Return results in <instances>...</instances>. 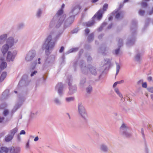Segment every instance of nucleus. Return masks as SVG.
I'll list each match as a JSON object with an SVG mask.
<instances>
[{
    "instance_id": "cd10ccee",
    "label": "nucleus",
    "mask_w": 153,
    "mask_h": 153,
    "mask_svg": "<svg viewBox=\"0 0 153 153\" xmlns=\"http://www.w3.org/2000/svg\"><path fill=\"white\" fill-rule=\"evenodd\" d=\"M94 21L93 20L91 22H89L86 23V25L88 27H90L92 25L94 24Z\"/></svg>"
},
{
    "instance_id": "3c124183",
    "label": "nucleus",
    "mask_w": 153,
    "mask_h": 153,
    "mask_svg": "<svg viewBox=\"0 0 153 153\" xmlns=\"http://www.w3.org/2000/svg\"><path fill=\"white\" fill-rule=\"evenodd\" d=\"M37 71H35L33 72L31 74V76H33L34 74H35L36 73H37Z\"/></svg>"
},
{
    "instance_id": "09e8293b",
    "label": "nucleus",
    "mask_w": 153,
    "mask_h": 153,
    "mask_svg": "<svg viewBox=\"0 0 153 153\" xmlns=\"http://www.w3.org/2000/svg\"><path fill=\"white\" fill-rule=\"evenodd\" d=\"M120 49L119 48L118 49H116L115 51V53L116 54H118L119 53V51Z\"/></svg>"
},
{
    "instance_id": "412c9836",
    "label": "nucleus",
    "mask_w": 153,
    "mask_h": 153,
    "mask_svg": "<svg viewBox=\"0 0 153 153\" xmlns=\"http://www.w3.org/2000/svg\"><path fill=\"white\" fill-rule=\"evenodd\" d=\"M65 100L66 102L69 103L73 102L74 100V98L73 97H66L65 98Z\"/></svg>"
},
{
    "instance_id": "680f3d73",
    "label": "nucleus",
    "mask_w": 153,
    "mask_h": 153,
    "mask_svg": "<svg viewBox=\"0 0 153 153\" xmlns=\"http://www.w3.org/2000/svg\"><path fill=\"white\" fill-rule=\"evenodd\" d=\"M17 139L18 141H20L21 139V137L19 135H18L17 136Z\"/></svg>"
},
{
    "instance_id": "e2e57ef3",
    "label": "nucleus",
    "mask_w": 153,
    "mask_h": 153,
    "mask_svg": "<svg viewBox=\"0 0 153 153\" xmlns=\"http://www.w3.org/2000/svg\"><path fill=\"white\" fill-rule=\"evenodd\" d=\"M131 41H128L127 42V44L129 46L130 45H131Z\"/></svg>"
},
{
    "instance_id": "a19ab883",
    "label": "nucleus",
    "mask_w": 153,
    "mask_h": 153,
    "mask_svg": "<svg viewBox=\"0 0 153 153\" xmlns=\"http://www.w3.org/2000/svg\"><path fill=\"white\" fill-rule=\"evenodd\" d=\"M41 13H42V10L40 9H39L37 12V16L38 17L39 16L40 14Z\"/></svg>"
},
{
    "instance_id": "a878e982",
    "label": "nucleus",
    "mask_w": 153,
    "mask_h": 153,
    "mask_svg": "<svg viewBox=\"0 0 153 153\" xmlns=\"http://www.w3.org/2000/svg\"><path fill=\"white\" fill-rule=\"evenodd\" d=\"M114 90L115 92L119 95L120 97L121 98H123L122 95L120 92L118 88H115Z\"/></svg>"
},
{
    "instance_id": "79ce46f5",
    "label": "nucleus",
    "mask_w": 153,
    "mask_h": 153,
    "mask_svg": "<svg viewBox=\"0 0 153 153\" xmlns=\"http://www.w3.org/2000/svg\"><path fill=\"white\" fill-rule=\"evenodd\" d=\"M142 85V86L144 88H146L147 87V84L146 82H143Z\"/></svg>"
},
{
    "instance_id": "f03ea898",
    "label": "nucleus",
    "mask_w": 153,
    "mask_h": 153,
    "mask_svg": "<svg viewBox=\"0 0 153 153\" xmlns=\"http://www.w3.org/2000/svg\"><path fill=\"white\" fill-rule=\"evenodd\" d=\"M18 42L16 39H14L12 37H10L6 40V43L1 47V51L2 55H0V59L3 61L4 59L5 54L9 49L11 48L15 44Z\"/></svg>"
},
{
    "instance_id": "338daca9",
    "label": "nucleus",
    "mask_w": 153,
    "mask_h": 153,
    "mask_svg": "<svg viewBox=\"0 0 153 153\" xmlns=\"http://www.w3.org/2000/svg\"><path fill=\"white\" fill-rule=\"evenodd\" d=\"M151 98L152 100L153 101V94H152L150 95Z\"/></svg>"
},
{
    "instance_id": "dca6fc26",
    "label": "nucleus",
    "mask_w": 153,
    "mask_h": 153,
    "mask_svg": "<svg viewBox=\"0 0 153 153\" xmlns=\"http://www.w3.org/2000/svg\"><path fill=\"white\" fill-rule=\"evenodd\" d=\"M8 93L9 91L8 90H6L4 92L1 96V99L4 100L7 99L8 96Z\"/></svg>"
},
{
    "instance_id": "a211bd4d",
    "label": "nucleus",
    "mask_w": 153,
    "mask_h": 153,
    "mask_svg": "<svg viewBox=\"0 0 153 153\" xmlns=\"http://www.w3.org/2000/svg\"><path fill=\"white\" fill-rule=\"evenodd\" d=\"M13 137L11 134H8L6 135L4 138L5 141L9 142L11 141L13 139Z\"/></svg>"
},
{
    "instance_id": "bb28decb",
    "label": "nucleus",
    "mask_w": 153,
    "mask_h": 153,
    "mask_svg": "<svg viewBox=\"0 0 153 153\" xmlns=\"http://www.w3.org/2000/svg\"><path fill=\"white\" fill-rule=\"evenodd\" d=\"M54 102L56 104L59 105L61 104V101L58 98H55L53 100Z\"/></svg>"
},
{
    "instance_id": "13d9d810",
    "label": "nucleus",
    "mask_w": 153,
    "mask_h": 153,
    "mask_svg": "<svg viewBox=\"0 0 153 153\" xmlns=\"http://www.w3.org/2000/svg\"><path fill=\"white\" fill-rule=\"evenodd\" d=\"M85 82V79L83 80L82 81H81L80 82V84H83Z\"/></svg>"
},
{
    "instance_id": "f3484780",
    "label": "nucleus",
    "mask_w": 153,
    "mask_h": 153,
    "mask_svg": "<svg viewBox=\"0 0 153 153\" xmlns=\"http://www.w3.org/2000/svg\"><path fill=\"white\" fill-rule=\"evenodd\" d=\"M103 13L102 11L100 10L97 14L95 15L94 17H97L98 19L100 20L102 17Z\"/></svg>"
},
{
    "instance_id": "6e6d98bb",
    "label": "nucleus",
    "mask_w": 153,
    "mask_h": 153,
    "mask_svg": "<svg viewBox=\"0 0 153 153\" xmlns=\"http://www.w3.org/2000/svg\"><path fill=\"white\" fill-rule=\"evenodd\" d=\"M4 119V118L3 117H0V123H2Z\"/></svg>"
},
{
    "instance_id": "b1692460",
    "label": "nucleus",
    "mask_w": 153,
    "mask_h": 153,
    "mask_svg": "<svg viewBox=\"0 0 153 153\" xmlns=\"http://www.w3.org/2000/svg\"><path fill=\"white\" fill-rule=\"evenodd\" d=\"M18 128H15L13 129H12L10 131V134L13 136V137L14 134L17 132Z\"/></svg>"
},
{
    "instance_id": "72a5a7b5",
    "label": "nucleus",
    "mask_w": 153,
    "mask_h": 153,
    "mask_svg": "<svg viewBox=\"0 0 153 153\" xmlns=\"http://www.w3.org/2000/svg\"><path fill=\"white\" fill-rule=\"evenodd\" d=\"M94 38V34L91 33L88 36V39L89 41H90L91 39H93Z\"/></svg>"
},
{
    "instance_id": "052dcab7",
    "label": "nucleus",
    "mask_w": 153,
    "mask_h": 153,
    "mask_svg": "<svg viewBox=\"0 0 153 153\" xmlns=\"http://www.w3.org/2000/svg\"><path fill=\"white\" fill-rule=\"evenodd\" d=\"M77 30L76 29H75L74 30H73L72 32L73 33H77Z\"/></svg>"
},
{
    "instance_id": "c756f323",
    "label": "nucleus",
    "mask_w": 153,
    "mask_h": 153,
    "mask_svg": "<svg viewBox=\"0 0 153 153\" xmlns=\"http://www.w3.org/2000/svg\"><path fill=\"white\" fill-rule=\"evenodd\" d=\"M92 91V87L90 86L86 88V91L88 93H91Z\"/></svg>"
},
{
    "instance_id": "5701e85b",
    "label": "nucleus",
    "mask_w": 153,
    "mask_h": 153,
    "mask_svg": "<svg viewBox=\"0 0 153 153\" xmlns=\"http://www.w3.org/2000/svg\"><path fill=\"white\" fill-rule=\"evenodd\" d=\"M7 76V72H3L1 74L0 78V81L2 82L3 81Z\"/></svg>"
},
{
    "instance_id": "473e14b6",
    "label": "nucleus",
    "mask_w": 153,
    "mask_h": 153,
    "mask_svg": "<svg viewBox=\"0 0 153 153\" xmlns=\"http://www.w3.org/2000/svg\"><path fill=\"white\" fill-rule=\"evenodd\" d=\"M147 90L149 92L153 93V86L148 88Z\"/></svg>"
},
{
    "instance_id": "a18cd8bd",
    "label": "nucleus",
    "mask_w": 153,
    "mask_h": 153,
    "mask_svg": "<svg viewBox=\"0 0 153 153\" xmlns=\"http://www.w3.org/2000/svg\"><path fill=\"white\" fill-rule=\"evenodd\" d=\"M105 47L102 48L101 49V52L102 53H104V51H105Z\"/></svg>"
},
{
    "instance_id": "2f4dec72",
    "label": "nucleus",
    "mask_w": 153,
    "mask_h": 153,
    "mask_svg": "<svg viewBox=\"0 0 153 153\" xmlns=\"http://www.w3.org/2000/svg\"><path fill=\"white\" fill-rule=\"evenodd\" d=\"M108 7V4H105L103 6V11H106Z\"/></svg>"
},
{
    "instance_id": "58836bf2",
    "label": "nucleus",
    "mask_w": 153,
    "mask_h": 153,
    "mask_svg": "<svg viewBox=\"0 0 153 153\" xmlns=\"http://www.w3.org/2000/svg\"><path fill=\"white\" fill-rule=\"evenodd\" d=\"M107 25V24L106 23H103L102 26L99 28V31H100L102 30V28L104 27V26H105Z\"/></svg>"
},
{
    "instance_id": "c9c22d12",
    "label": "nucleus",
    "mask_w": 153,
    "mask_h": 153,
    "mask_svg": "<svg viewBox=\"0 0 153 153\" xmlns=\"http://www.w3.org/2000/svg\"><path fill=\"white\" fill-rule=\"evenodd\" d=\"M118 46L119 47H120L123 45L122 40L121 39H120L118 41Z\"/></svg>"
},
{
    "instance_id": "0e129e2a",
    "label": "nucleus",
    "mask_w": 153,
    "mask_h": 153,
    "mask_svg": "<svg viewBox=\"0 0 153 153\" xmlns=\"http://www.w3.org/2000/svg\"><path fill=\"white\" fill-rule=\"evenodd\" d=\"M112 16H110L108 18L109 20H111L112 19Z\"/></svg>"
},
{
    "instance_id": "774afa93",
    "label": "nucleus",
    "mask_w": 153,
    "mask_h": 153,
    "mask_svg": "<svg viewBox=\"0 0 153 153\" xmlns=\"http://www.w3.org/2000/svg\"><path fill=\"white\" fill-rule=\"evenodd\" d=\"M29 146V142H27L26 145V146L28 148Z\"/></svg>"
},
{
    "instance_id": "6ab92c4d",
    "label": "nucleus",
    "mask_w": 153,
    "mask_h": 153,
    "mask_svg": "<svg viewBox=\"0 0 153 153\" xmlns=\"http://www.w3.org/2000/svg\"><path fill=\"white\" fill-rule=\"evenodd\" d=\"M9 151V148L6 147H3L1 148L0 152L1 153H7Z\"/></svg>"
},
{
    "instance_id": "4c0bfd02",
    "label": "nucleus",
    "mask_w": 153,
    "mask_h": 153,
    "mask_svg": "<svg viewBox=\"0 0 153 153\" xmlns=\"http://www.w3.org/2000/svg\"><path fill=\"white\" fill-rule=\"evenodd\" d=\"M141 6L143 7H146L147 6V3L146 2H143L141 3Z\"/></svg>"
},
{
    "instance_id": "1a4fd4ad",
    "label": "nucleus",
    "mask_w": 153,
    "mask_h": 153,
    "mask_svg": "<svg viewBox=\"0 0 153 153\" xmlns=\"http://www.w3.org/2000/svg\"><path fill=\"white\" fill-rule=\"evenodd\" d=\"M68 84L69 86V91L68 94L69 95H71L76 92V88L75 85H72L71 83L70 82H69Z\"/></svg>"
},
{
    "instance_id": "f704fd0d",
    "label": "nucleus",
    "mask_w": 153,
    "mask_h": 153,
    "mask_svg": "<svg viewBox=\"0 0 153 153\" xmlns=\"http://www.w3.org/2000/svg\"><path fill=\"white\" fill-rule=\"evenodd\" d=\"M139 13L140 16H143L145 13V11L143 10H140L139 11Z\"/></svg>"
},
{
    "instance_id": "de8ad7c7",
    "label": "nucleus",
    "mask_w": 153,
    "mask_h": 153,
    "mask_svg": "<svg viewBox=\"0 0 153 153\" xmlns=\"http://www.w3.org/2000/svg\"><path fill=\"white\" fill-rule=\"evenodd\" d=\"M143 82V80H140L137 82V84L138 85H140V84H142Z\"/></svg>"
},
{
    "instance_id": "e433bc0d",
    "label": "nucleus",
    "mask_w": 153,
    "mask_h": 153,
    "mask_svg": "<svg viewBox=\"0 0 153 153\" xmlns=\"http://www.w3.org/2000/svg\"><path fill=\"white\" fill-rule=\"evenodd\" d=\"M120 65L117 64V67H116V71H117V73H116V75H117L119 72V70H120Z\"/></svg>"
},
{
    "instance_id": "aec40b11",
    "label": "nucleus",
    "mask_w": 153,
    "mask_h": 153,
    "mask_svg": "<svg viewBox=\"0 0 153 153\" xmlns=\"http://www.w3.org/2000/svg\"><path fill=\"white\" fill-rule=\"evenodd\" d=\"M141 54L140 53H137L134 56L135 60L137 62H140L141 60Z\"/></svg>"
},
{
    "instance_id": "9d476101",
    "label": "nucleus",
    "mask_w": 153,
    "mask_h": 153,
    "mask_svg": "<svg viewBox=\"0 0 153 153\" xmlns=\"http://www.w3.org/2000/svg\"><path fill=\"white\" fill-rule=\"evenodd\" d=\"M25 101L24 99H20L18 100L17 103H16L12 111L13 112L15 111L18 109L22 105L23 102Z\"/></svg>"
},
{
    "instance_id": "7ed1b4c3",
    "label": "nucleus",
    "mask_w": 153,
    "mask_h": 153,
    "mask_svg": "<svg viewBox=\"0 0 153 153\" xmlns=\"http://www.w3.org/2000/svg\"><path fill=\"white\" fill-rule=\"evenodd\" d=\"M55 35L54 33L52 32L47 38L42 47L43 49L46 50V52L52 50L54 47L56 42Z\"/></svg>"
},
{
    "instance_id": "69168bd1",
    "label": "nucleus",
    "mask_w": 153,
    "mask_h": 153,
    "mask_svg": "<svg viewBox=\"0 0 153 153\" xmlns=\"http://www.w3.org/2000/svg\"><path fill=\"white\" fill-rule=\"evenodd\" d=\"M98 1V0H93L92 1V3H95V2H96L97 1Z\"/></svg>"
},
{
    "instance_id": "49530a36",
    "label": "nucleus",
    "mask_w": 153,
    "mask_h": 153,
    "mask_svg": "<svg viewBox=\"0 0 153 153\" xmlns=\"http://www.w3.org/2000/svg\"><path fill=\"white\" fill-rule=\"evenodd\" d=\"M90 30L88 29H86L85 30V33L86 34H88Z\"/></svg>"
},
{
    "instance_id": "603ef678",
    "label": "nucleus",
    "mask_w": 153,
    "mask_h": 153,
    "mask_svg": "<svg viewBox=\"0 0 153 153\" xmlns=\"http://www.w3.org/2000/svg\"><path fill=\"white\" fill-rule=\"evenodd\" d=\"M149 15H151L153 13V7L152 8L151 10L148 12Z\"/></svg>"
},
{
    "instance_id": "f8f14e48",
    "label": "nucleus",
    "mask_w": 153,
    "mask_h": 153,
    "mask_svg": "<svg viewBox=\"0 0 153 153\" xmlns=\"http://www.w3.org/2000/svg\"><path fill=\"white\" fill-rule=\"evenodd\" d=\"M21 149L19 147L11 146L9 148L10 153H20Z\"/></svg>"
},
{
    "instance_id": "20e7f679",
    "label": "nucleus",
    "mask_w": 153,
    "mask_h": 153,
    "mask_svg": "<svg viewBox=\"0 0 153 153\" xmlns=\"http://www.w3.org/2000/svg\"><path fill=\"white\" fill-rule=\"evenodd\" d=\"M120 132L121 134L126 137H129L131 134L130 130L127 125L123 123L120 128Z\"/></svg>"
},
{
    "instance_id": "4468645a",
    "label": "nucleus",
    "mask_w": 153,
    "mask_h": 153,
    "mask_svg": "<svg viewBox=\"0 0 153 153\" xmlns=\"http://www.w3.org/2000/svg\"><path fill=\"white\" fill-rule=\"evenodd\" d=\"M81 7L79 5H77L74 7L71 10V12L74 14H76L79 12L81 9Z\"/></svg>"
},
{
    "instance_id": "4d7b16f0",
    "label": "nucleus",
    "mask_w": 153,
    "mask_h": 153,
    "mask_svg": "<svg viewBox=\"0 0 153 153\" xmlns=\"http://www.w3.org/2000/svg\"><path fill=\"white\" fill-rule=\"evenodd\" d=\"M39 140V137L38 136L36 137H35V138H34V141L36 142L37 141Z\"/></svg>"
},
{
    "instance_id": "ea45409f",
    "label": "nucleus",
    "mask_w": 153,
    "mask_h": 153,
    "mask_svg": "<svg viewBox=\"0 0 153 153\" xmlns=\"http://www.w3.org/2000/svg\"><path fill=\"white\" fill-rule=\"evenodd\" d=\"M9 113V111L8 110L6 109L3 112V114L5 116H7Z\"/></svg>"
},
{
    "instance_id": "4be33fe9",
    "label": "nucleus",
    "mask_w": 153,
    "mask_h": 153,
    "mask_svg": "<svg viewBox=\"0 0 153 153\" xmlns=\"http://www.w3.org/2000/svg\"><path fill=\"white\" fill-rule=\"evenodd\" d=\"M123 16V13L122 12H118L116 14V18L117 19H121Z\"/></svg>"
},
{
    "instance_id": "ddd939ff",
    "label": "nucleus",
    "mask_w": 153,
    "mask_h": 153,
    "mask_svg": "<svg viewBox=\"0 0 153 153\" xmlns=\"http://www.w3.org/2000/svg\"><path fill=\"white\" fill-rule=\"evenodd\" d=\"M15 57V55H14L13 53L11 51L7 52V60L8 61H13Z\"/></svg>"
},
{
    "instance_id": "9b49d317",
    "label": "nucleus",
    "mask_w": 153,
    "mask_h": 153,
    "mask_svg": "<svg viewBox=\"0 0 153 153\" xmlns=\"http://www.w3.org/2000/svg\"><path fill=\"white\" fill-rule=\"evenodd\" d=\"M99 149L101 152L104 153L107 152L109 150L107 146L104 143L101 144L100 145Z\"/></svg>"
},
{
    "instance_id": "8fccbe9b",
    "label": "nucleus",
    "mask_w": 153,
    "mask_h": 153,
    "mask_svg": "<svg viewBox=\"0 0 153 153\" xmlns=\"http://www.w3.org/2000/svg\"><path fill=\"white\" fill-rule=\"evenodd\" d=\"M147 80L149 82L151 81L152 80V77L149 76L147 77Z\"/></svg>"
},
{
    "instance_id": "0eeeda50",
    "label": "nucleus",
    "mask_w": 153,
    "mask_h": 153,
    "mask_svg": "<svg viewBox=\"0 0 153 153\" xmlns=\"http://www.w3.org/2000/svg\"><path fill=\"white\" fill-rule=\"evenodd\" d=\"M89 69V70L92 74L96 75L97 73V72L96 69L94 67H92L91 68H88L86 67L85 64H83L81 66V69L82 72L84 74H86Z\"/></svg>"
},
{
    "instance_id": "423d86ee",
    "label": "nucleus",
    "mask_w": 153,
    "mask_h": 153,
    "mask_svg": "<svg viewBox=\"0 0 153 153\" xmlns=\"http://www.w3.org/2000/svg\"><path fill=\"white\" fill-rule=\"evenodd\" d=\"M36 54V52L34 50H30L27 53L25 60L27 62L32 61L35 57Z\"/></svg>"
},
{
    "instance_id": "2eb2a0df",
    "label": "nucleus",
    "mask_w": 153,
    "mask_h": 153,
    "mask_svg": "<svg viewBox=\"0 0 153 153\" xmlns=\"http://www.w3.org/2000/svg\"><path fill=\"white\" fill-rule=\"evenodd\" d=\"M7 37V35L6 34H4L0 36V44H3L5 42Z\"/></svg>"
},
{
    "instance_id": "7c9ffc66",
    "label": "nucleus",
    "mask_w": 153,
    "mask_h": 153,
    "mask_svg": "<svg viewBox=\"0 0 153 153\" xmlns=\"http://www.w3.org/2000/svg\"><path fill=\"white\" fill-rule=\"evenodd\" d=\"M123 82H124V81H123V80H121L120 81L116 82L113 84V87L114 88L116 86V85H117V84H119L120 83H122Z\"/></svg>"
},
{
    "instance_id": "37998d69",
    "label": "nucleus",
    "mask_w": 153,
    "mask_h": 153,
    "mask_svg": "<svg viewBox=\"0 0 153 153\" xmlns=\"http://www.w3.org/2000/svg\"><path fill=\"white\" fill-rule=\"evenodd\" d=\"M6 134V131H3L0 134V136L1 137H2L3 136H4V135H5Z\"/></svg>"
},
{
    "instance_id": "393cba45",
    "label": "nucleus",
    "mask_w": 153,
    "mask_h": 153,
    "mask_svg": "<svg viewBox=\"0 0 153 153\" xmlns=\"http://www.w3.org/2000/svg\"><path fill=\"white\" fill-rule=\"evenodd\" d=\"M7 64L6 62H1L0 68L2 69H3L7 67Z\"/></svg>"
},
{
    "instance_id": "6e6552de",
    "label": "nucleus",
    "mask_w": 153,
    "mask_h": 153,
    "mask_svg": "<svg viewBox=\"0 0 153 153\" xmlns=\"http://www.w3.org/2000/svg\"><path fill=\"white\" fill-rule=\"evenodd\" d=\"M63 85L61 83H58L56 86L55 90L57 92L60 96H61L63 93Z\"/></svg>"
},
{
    "instance_id": "864d4df0",
    "label": "nucleus",
    "mask_w": 153,
    "mask_h": 153,
    "mask_svg": "<svg viewBox=\"0 0 153 153\" xmlns=\"http://www.w3.org/2000/svg\"><path fill=\"white\" fill-rule=\"evenodd\" d=\"M64 50V48L63 47H62L59 50V52L60 53H62L63 52Z\"/></svg>"
},
{
    "instance_id": "f257e3e1",
    "label": "nucleus",
    "mask_w": 153,
    "mask_h": 153,
    "mask_svg": "<svg viewBox=\"0 0 153 153\" xmlns=\"http://www.w3.org/2000/svg\"><path fill=\"white\" fill-rule=\"evenodd\" d=\"M65 4H63L61 7V9L59 10L56 15L54 16L53 19L50 22L49 27L50 28L53 27L55 25V22L56 25V27H59L63 23H64L65 26H67L71 24L73 21V18L70 17L68 18L67 21L64 22L65 19V15L61 16L63 12L62 9L64 7Z\"/></svg>"
},
{
    "instance_id": "c03bdc74",
    "label": "nucleus",
    "mask_w": 153,
    "mask_h": 153,
    "mask_svg": "<svg viewBox=\"0 0 153 153\" xmlns=\"http://www.w3.org/2000/svg\"><path fill=\"white\" fill-rule=\"evenodd\" d=\"M25 133H26L25 130H22L20 131L19 134L20 135L25 134Z\"/></svg>"
},
{
    "instance_id": "bf43d9fd",
    "label": "nucleus",
    "mask_w": 153,
    "mask_h": 153,
    "mask_svg": "<svg viewBox=\"0 0 153 153\" xmlns=\"http://www.w3.org/2000/svg\"><path fill=\"white\" fill-rule=\"evenodd\" d=\"M35 115V114L34 113L31 112V114H30V117H34Z\"/></svg>"
},
{
    "instance_id": "c85d7f7f",
    "label": "nucleus",
    "mask_w": 153,
    "mask_h": 153,
    "mask_svg": "<svg viewBox=\"0 0 153 153\" xmlns=\"http://www.w3.org/2000/svg\"><path fill=\"white\" fill-rule=\"evenodd\" d=\"M78 49V48H72L70 49L68 52V53L75 52L77 51Z\"/></svg>"
},
{
    "instance_id": "39448f33",
    "label": "nucleus",
    "mask_w": 153,
    "mask_h": 153,
    "mask_svg": "<svg viewBox=\"0 0 153 153\" xmlns=\"http://www.w3.org/2000/svg\"><path fill=\"white\" fill-rule=\"evenodd\" d=\"M78 112L80 116L82 119L85 120L87 118V114L85 109L81 103H79L78 106Z\"/></svg>"
},
{
    "instance_id": "5fc2aeb1",
    "label": "nucleus",
    "mask_w": 153,
    "mask_h": 153,
    "mask_svg": "<svg viewBox=\"0 0 153 153\" xmlns=\"http://www.w3.org/2000/svg\"><path fill=\"white\" fill-rule=\"evenodd\" d=\"M24 26V25L23 23H21L19 24V28H21L22 27H23Z\"/></svg>"
}]
</instances>
